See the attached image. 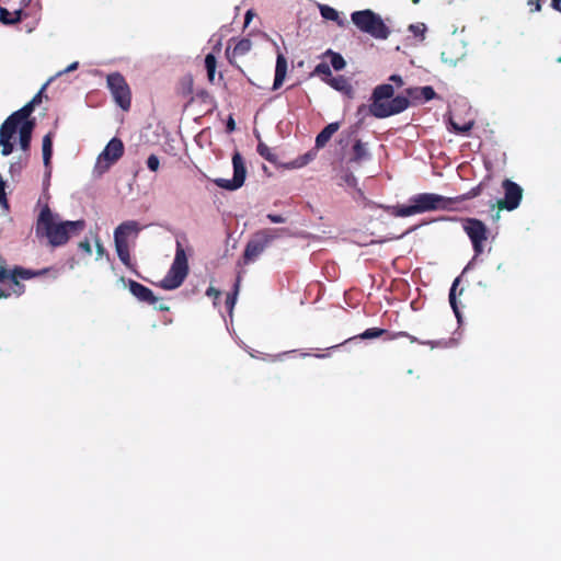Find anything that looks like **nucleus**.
I'll return each mask as SVG.
<instances>
[{
  "label": "nucleus",
  "instance_id": "23",
  "mask_svg": "<svg viewBox=\"0 0 561 561\" xmlns=\"http://www.w3.org/2000/svg\"><path fill=\"white\" fill-rule=\"evenodd\" d=\"M42 151L44 164L48 167L53 156V133H48L43 137Z\"/></svg>",
  "mask_w": 561,
  "mask_h": 561
},
{
  "label": "nucleus",
  "instance_id": "52",
  "mask_svg": "<svg viewBox=\"0 0 561 561\" xmlns=\"http://www.w3.org/2000/svg\"><path fill=\"white\" fill-rule=\"evenodd\" d=\"M551 7L561 12V0H551Z\"/></svg>",
  "mask_w": 561,
  "mask_h": 561
},
{
  "label": "nucleus",
  "instance_id": "7",
  "mask_svg": "<svg viewBox=\"0 0 561 561\" xmlns=\"http://www.w3.org/2000/svg\"><path fill=\"white\" fill-rule=\"evenodd\" d=\"M106 87L117 106L127 112L131 106V90L121 72H111L106 77Z\"/></svg>",
  "mask_w": 561,
  "mask_h": 561
},
{
  "label": "nucleus",
  "instance_id": "32",
  "mask_svg": "<svg viewBox=\"0 0 561 561\" xmlns=\"http://www.w3.org/2000/svg\"><path fill=\"white\" fill-rule=\"evenodd\" d=\"M7 280H9V290L12 293V295L21 296L24 293L25 286L20 283L19 278L14 276H8Z\"/></svg>",
  "mask_w": 561,
  "mask_h": 561
},
{
  "label": "nucleus",
  "instance_id": "11",
  "mask_svg": "<svg viewBox=\"0 0 561 561\" xmlns=\"http://www.w3.org/2000/svg\"><path fill=\"white\" fill-rule=\"evenodd\" d=\"M232 165H233V178L231 180L226 179H215L214 183L220 187L228 191H234L240 188L245 181V165L243 159L239 152H234L232 156Z\"/></svg>",
  "mask_w": 561,
  "mask_h": 561
},
{
  "label": "nucleus",
  "instance_id": "59",
  "mask_svg": "<svg viewBox=\"0 0 561 561\" xmlns=\"http://www.w3.org/2000/svg\"><path fill=\"white\" fill-rule=\"evenodd\" d=\"M250 19H251V11H248L247 15H245V23H249Z\"/></svg>",
  "mask_w": 561,
  "mask_h": 561
},
{
  "label": "nucleus",
  "instance_id": "50",
  "mask_svg": "<svg viewBox=\"0 0 561 561\" xmlns=\"http://www.w3.org/2000/svg\"><path fill=\"white\" fill-rule=\"evenodd\" d=\"M0 206L4 210H7V211L9 210V203H8V199H7L5 191H3L2 196H0Z\"/></svg>",
  "mask_w": 561,
  "mask_h": 561
},
{
  "label": "nucleus",
  "instance_id": "44",
  "mask_svg": "<svg viewBox=\"0 0 561 561\" xmlns=\"http://www.w3.org/2000/svg\"><path fill=\"white\" fill-rule=\"evenodd\" d=\"M46 88V84L34 95V98L28 102L30 104H33V107L42 102V93L44 89Z\"/></svg>",
  "mask_w": 561,
  "mask_h": 561
},
{
  "label": "nucleus",
  "instance_id": "19",
  "mask_svg": "<svg viewBox=\"0 0 561 561\" xmlns=\"http://www.w3.org/2000/svg\"><path fill=\"white\" fill-rule=\"evenodd\" d=\"M20 126L21 123L10 115L0 127V138L12 139Z\"/></svg>",
  "mask_w": 561,
  "mask_h": 561
},
{
  "label": "nucleus",
  "instance_id": "27",
  "mask_svg": "<svg viewBox=\"0 0 561 561\" xmlns=\"http://www.w3.org/2000/svg\"><path fill=\"white\" fill-rule=\"evenodd\" d=\"M205 68L207 70V77L209 82H214L215 73L217 69V58L214 54H207L205 57Z\"/></svg>",
  "mask_w": 561,
  "mask_h": 561
},
{
  "label": "nucleus",
  "instance_id": "36",
  "mask_svg": "<svg viewBox=\"0 0 561 561\" xmlns=\"http://www.w3.org/2000/svg\"><path fill=\"white\" fill-rule=\"evenodd\" d=\"M397 337H408V339H410V341L412 343L417 342V343H421V344L431 345V347H435V346H440L442 345L440 342H431V341L421 342L416 337L410 335L407 332H398V333L393 334L390 339H397Z\"/></svg>",
  "mask_w": 561,
  "mask_h": 561
},
{
  "label": "nucleus",
  "instance_id": "30",
  "mask_svg": "<svg viewBox=\"0 0 561 561\" xmlns=\"http://www.w3.org/2000/svg\"><path fill=\"white\" fill-rule=\"evenodd\" d=\"M482 190H483V183H480L477 186L472 187L467 193H465L462 195H459L457 197H450V198L451 199H456V204H457V203H460V202H463V201H467V199H471V198H474V197L479 196L482 193Z\"/></svg>",
  "mask_w": 561,
  "mask_h": 561
},
{
  "label": "nucleus",
  "instance_id": "49",
  "mask_svg": "<svg viewBox=\"0 0 561 561\" xmlns=\"http://www.w3.org/2000/svg\"><path fill=\"white\" fill-rule=\"evenodd\" d=\"M227 133H232L236 129V122L232 118V116H229L227 124H226Z\"/></svg>",
  "mask_w": 561,
  "mask_h": 561
},
{
  "label": "nucleus",
  "instance_id": "5",
  "mask_svg": "<svg viewBox=\"0 0 561 561\" xmlns=\"http://www.w3.org/2000/svg\"><path fill=\"white\" fill-rule=\"evenodd\" d=\"M351 19L359 31L374 38L387 39L390 35V30L380 15L369 9L353 12Z\"/></svg>",
  "mask_w": 561,
  "mask_h": 561
},
{
  "label": "nucleus",
  "instance_id": "35",
  "mask_svg": "<svg viewBox=\"0 0 561 561\" xmlns=\"http://www.w3.org/2000/svg\"><path fill=\"white\" fill-rule=\"evenodd\" d=\"M313 73L322 77V80L327 82L332 77L330 66L327 62H320L316 66Z\"/></svg>",
  "mask_w": 561,
  "mask_h": 561
},
{
  "label": "nucleus",
  "instance_id": "60",
  "mask_svg": "<svg viewBox=\"0 0 561 561\" xmlns=\"http://www.w3.org/2000/svg\"><path fill=\"white\" fill-rule=\"evenodd\" d=\"M263 170H264V172H265V173H267L268 175H271V174H272V172H268L267 167H265V165H264V167H263Z\"/></svg>",
  "mask_w": 561,
  "mask_h": 561
},
{
  "label": "nucleus",
  "instance_id": "38",
  "mask_svg": "<svg viewBox=\"0 0 561 561\" xmlns=\"http://www.w3.org/2000/svg\"><path fill=\"white\" fill-rule=\"evenodd\" d=\"M274 89H278L280 87V51L277 50L276 61H275V75H274Z\"/></svg>",
  "mask_w": 561,
  "mask_h": 561
},
{
  "label": "nucleus",
  "instance_id": "46",
  "mask_svg": "<svg viewBox=\"0 0 561 561\" xmlns=\"http://www.w3.org/2000/svg\"><path fill=\"white\" fill-rule=\"evenodd\" d=\"M343 180L348 186H355L357 184V180L352 173L345 174Z\"/></svg>",
  "mask_w": 561,
  "mask_h": 561
},
{
  "label": "nucleus",
  "instance_id": "62",
  "mask_svg": "<svg viewBox=\"0 0 561 561\" xmlns=\"http://www.w3.org/2000/svg\"><path fill=\"white\" fill-rule=\"evenodd\" d=\"M558 62H561V56L558 58Z\"/></svg>",
  "mask_w": 561,
  "mask_h": 561
},
{
  "label": "nucleus",
  "instance_id": "45",
  "mask_svg": "<svg viewBox=\"0 0 561 561\" xmlns=\"http://www.w3.org/2000/svg\"><path fill=\"white\" fill-rule=\"evenodd\" d=\"M79 248L84 251L87 254H91L92 253V248H91V243L88 239L83 240V241H80L79 242Z\"/></svg>",
  "mask_w": 561,
  "mask_h": 561
},
{
  "label": "nucleus",
  "instance_id": "12",
  "mask_svg": "<svg viewBox=\"0 0 561 561\" xmlns=\"http://www.w3.org/2000/svg\"><path fill=\"white\" fill-rule=\"evenodd\" d=\"M504 198L497 202L499 209L514 210L523 198V188L515 182L506 179L502 183Z\"/></svg>",
  "mask_w": 561,
  "mask_h": 561
},
{
  "label": "nucleus",
  "instance_id": "8",
  "mask_svg": "<svg viewBox=\"0 0 561 561\" xmlns=\"http://www.w3.org/2000/svg\"><path fill=\"white\" fill-rule=\"evenodd\" d=\"M410 202L414 205L417 214L438 209L449 210L456 204V199L434 193L416 194L410 198Z\"/></svg>",
  "mask_w": 561,
  "mask_h": 561
},
{
  "label": "nucleus",
  "instance_id": "47",
  "mask_svg": "<svg viewBox=\"0 0 561 561\" xmlns=\"http://www.w3.org/2000/svg\"><path fill=\"white\" fill-rule=\"evenodd\" d=\"M528 5L531 7L533 12H538L541 10V0H528Z\"/></svg>",
  "mask_w": 561,
  "mask_h": 561
},
{
  "label": "nucleus",
  "instance_id": "25",
  "mask_svg": "<svg viewBox=\"0 0 561 561\" xmlns=\"http://www.w3.org/2000/svg\"><path fill=\"white\" fill-rule=\"evenodd\" d=\"M240 282H241V274L239 273L237 276L236 283L233 285V290L231 293H229L226 297L225 304L230 313L232 312V309L237 301V296L239 294V288H240Z\"/></svg>",
  "mask_w": 561,
  "mask_h": 561
},
{
  "label": "nucleus",
  "instance_id": "53",
  "mask_svg": "<svg viewBox=\"0 0 561 561\" xmlns=\"http://www.w3.org/2000/svg\"><path fill=\"white\" fill-rule=\"evenodd\" d=\"M10 296H12V293L9 290V288L8 289L0 288V299L8 298Z\"/></svg>",
  "mask_w": 561,
  "mask_h": 561
},
{
  "label": "nucleus",
  "instance_id": "20",
  "mask_svg": "<svg viewBox=\"0 0 561 561\" xmlns=\"http://www.w3.org/2000/svg\"><path fill=\"white\" fill-rule=\"evenodd\" d=\"M369 158V152L366 145L360 140H356L352 147L350 162L360 163Z\"/></svg>",
  "mask_w": 561,
  "mask_h": 561
},
{
  "label": "nucleus",
  "instance_id": "18",
  "mask_svg": "<svg viewBox=\"0 0 561 561\" xmlns=\"http://www.w3.org/2000/svg\"><path fill=\"white\" fill-rule=\"evenodd\" d=\"M27 14H21L19 11L9 9L0 3V22L4 25H13L20 22Z\"/></svg>",
  "mask_w": 561,
  "mask_h": 561
},
{
  "label": "nucleus",
  "instance_id": "17",
  "mask_svg": "<svg viewBox=\"0 0 561 561\" xmlns=\"http://www.w3.org/2000/svg\"><path fill=\"white\" fill-rule=\"evenodd\" d=\"M340 123L334 122L327 125L316 137V147L323 148L331 139V137L339 130Z\"/></svg>",
  "mask_w": 561,
  "mask_h": 561
},
{
  "label": "nucleus",
  "instance_id": "6",
  "mask_svg": "<svg viewBox=\"0 0 561 561\" xmlns=\"http://www.w3.org/2000/svg\"><path fill=\"white\" fill-rule=\"evenodd\" d=\"M279 237L278 229H261L255 232L248 242L244 253L243 263L253 262L261 253L270 248Z\"/></svg>",
  "mask_w": 561,
  "mask_h": 561
},
{
  "label": "nucleus",
  "instance_id": "13",
  "mask_svg": "<svg viewBox=\"0 0 561 561\" xmlns=\"http://www.w3.org/2000/svg\"><path fill=\"white\" fill-rule=\"evenodd\" d=\"M44 271L34 272L32 270H26L21 266H15L13 270H8L5 267V261L0 259V283H4L8 276H15L22 279H31L35 276L42 275Z\"/></svg>",
  "mask_w": 561,
  "mask_h": 561
},
{
  "label": "nucleus",
  "instance_id": "2",
  "mask_svg": "<svg viewBox=\"0 0 561 561\" xmlns=\"http://www.w3.org/2000/svg\"><path fill=\"white\" fill-rule=\"evenodd\" d=\"M394 89L391 84L377 85L371 95L369 111L377 118H386L405 111L411 101L404 95L393 98Z\"/></svg>",
  "mask_w": 561,
  "mask_h": 561
},
{
  "label": "nucleus",
  "instance_id": "58",
  "mask_svg": "<svg viewBox=\"0 0 561 561\" xmlns=\"http://www.w3.org/2000/svg\"><path fill=\"white\" fill-rule=\"evenodd\" d=\"M98 252L99 254H102L104 252V248L100 243H98Z\"/></svg>",
  "mask_w": 561,
  "mask_h": 561
},
{
  "label": "nucleus",
  "instance_id": "33",
  "mask_svg": "<svg viewBox=\"0 0 561 561\" xmlns=\"http://www.w3.org/2000/svg\"><path fill=\"white\" fill-rule=\"evenodd\" d=\"M387 330L380 329V328H369L365 330L362 334L358 335V337L363 340H370V339H377L382 336L383 334H387Z\"/></svg>",
  "mask_w": 561,
  "mask_h": 561
},
{
  "label": "nucleus",
  "instance_id": "34",
  "mask_svg": "<svg viewBox=\"0 0 561 561\" xmlns=\"http://www.w3.org/2000/svg\"><path fill=\"white\" fill-rule=\"evenodd\" d=\"M393 214L398 217H409L417 214L414 205L411 203L410 205H401L394 208Z\"/></svg>",
  "mask_w": 561,
  "mask_h": 561
},
{
  "label": "nucleus",
  "instance_id": "39",
  "mask_svg": "<svg viewBox=\"0 0 561 561\" xmlns=\"http://www.w3.org/2000/svg\"><path fill=\"white\" fill-rule=\"evenodd\" d=\"M419 92L421 94V100L423 101H431L436 98L435 90L430 85L419 88Z\"/></svg>",
  "mask_w": 561,
  "mask_h": 561
},
{
  "label": "nucleus",
  "instance_id": "22",
  "mask_svg": "<svg viewBox=\"0 0 561 561\" xmlns=\"http://www.w3.org/2000/svg\"><path fill=\"white\" fill-rule=\"evenodd\" d=\"M259 154L264 158L265 160H267L268 162H271L276 169H278L279 167V163H278V157L277 154L273 151L272 148H270L266 144H264L263 141L259 140V144H257V148H256Z\"/></svg>",
  "mask_w": 561,
  "mask_h": 561
},
{
  "label": "nucleus",
  "instance_id": "61",
  "mask_svg": "<svg viewBox=\"0 0 561 561\" xmlns=\"http://www.w3.org/2000/svg\"><path fill=\"white\" fill-rule=\"evenodd\" d=\"M412 2L416 4L420 2V0H412Z\"/></svg>",
  "mask_w": 561,
  "mask_h": 561
},
{
  "label": "nucleus",
  "instance_id": "54",
  "mask_svg": "<svg viewBox=\"0 0 561 561\" xmlns=\"http://www.w3.org/2000/svg\"><path fill=\"white\" fill-rule=\"evenodd\" d=\"M266 217H267L272 222H276V224L280 222V215H271V214H270V215H267Z\"/></svg>",
  "mask_w": 561,
  "mask_h": 561
},
{
  "label": "nucleus",
  "instance_id": "9",
  "mask_svg": "<svg viewBox=\"0 0 561 561\" xmlns=\"http://www.w3.org/2000/svg\"><path fill=\"white\" fill-rule=\"evenodd\" d=\"M462 228L472 243L474 256L482 254L484 242L489 237V229L485 224L477 218H465Z\"/></svg>",
  "mask_w": 561,
  "mask_h": 561
},
{
  "label": "nucleus",
  "instance_id": "48",
  "mask_svg": "<svg viewBox=\"0 0 561 561\" xmlns=\"http://www.w3.org/2000/svg\"><path fill=\"white\" fill-rule=\"evenodd\" d=\"M206 295L208 297H213V298L217 299L221 295V293H220V290L216 289L215 287H208V289L206 290Z\"/></svg>",
  "mask_w": 561,
  "mask_h": 561
},
{
  "label": "nucleus",
  "instance_id": "26",
  "mask_svg": "<svg viewBox=\"0 0 561 561\" xmlns=\"http://www.w3.org/2000/svg\"><path fill=\"white\" fill-rule=\"evenodd\" d=\"M33 104L26 103L22 108L13 112L11 116L22 125L24 122L30 121L28 116L33 113Z\"/></svg>",
  "mask_w": 561,
  "mask_h": 561
},
{
  "label": "nucleus",
  "instance_id": "57",
  "mask_svg": "<svg viewBox=\"0 0 561 561\" xmlns=\"http://www.w3.org/2000/svg\"><path fill=\"white\" fill-rule=\"evenodd\" d=\"M286 68H287L286 60L283 58V72H282L283 80L285 79Z\"/></svg>",
  "mask_w": 561,
  "mask_h": 561
},
{
  "label": "nucleus",
  "instance_id": "3",
  "mask_svg": "<svg viewBox=\"0 0 561 561\" xmlns=\"http://www.w3.org/2000/svg\"><path fill=\"white\" fill-rule=\"evenodd\" d=\"M139 231V224L135 220L124 221L114 230V244L117 256L127 268L133 267L129 252V239H136Z\"/></svg>",
  "mask_w": 561,
  "mask_h": 561
},
{
  "label": "nucleus",
  "instance_id": "21",
  "mask_svg": "<svg viewBox=\"0 0 561 561\" xmlns=\"http://www.w3.org/2000/svg\"><path fill=\"white\" fill-rule=\"evenodd\" d=\"M327 83H329L336 91L343 92L345 94H351L353 90L347 78L341 75L336 77H331L330 79L327 80Z\"/></svg>",
  "mask_w": 561,
  "mask_h": 561
},
{
  "label": "nucleus",
  "instance_id": "16",
  "mask_svg": "<svg viewBox=\"0 0 561 561\" xmlns=\"http://www.w3.org/2000/svg\"><path fill=\"white\" fill-rule=\"evenodd\" d=\"M34 127V121H26L19 128L20 147L24 151L30 149Z\"/></svg>",
  "mask_w": 561,
  "mask_h": 561
},
{
  "label": "nucleus",
  "instance_id": "41",
  "mask_svg": "<svg viewBox=\"0 0 561 561\" xmlns=\"http://www.w3.org/2000/svg\"><path fill=\"white\" fill-rule=\"evenodd\" d=\"M160 167V160L156 154H150L147 159V168L152 171L157 172Z\"/></svg>",
  "mask_w": 561,
  "mask_h": 561
},
{
  "label": "nucleus",
  "instance_id": "51",
  "mask_svg": "<svg viewBox=\"0 0 561 561\" xmlns=\"http://www.w3.org/2000/svg\"><path fill=\"white\" fill-rule=\"evenodd\" d=\"M389 80L394 82L397 84V87H399V88L403 85V80H402L401 76H399V75L390 76Z\"/></svg>",
  "mask_w": 561,
  "mask_h": 561
},
{
  "label": "nucleus",
  "instance_id": "10",
  "mask_svg": "<svg viewBox=\"0 0 561 561\" xmlns=\"http://www.w3.org/2000/svg\"><path fill=\"white\" fill-rule=\"evenodd\" d=\"M124 150L123 141L117 137L112 138L105 146L104 150L99 154L95 169L101 173L107 171L123 157Z\"/></svg>",
  "mask_w": 561,
  "mask_h": 561
},
{
  "label": "nucleus",
  "instance_id": "42",
  "mask_svg": "<svg viewBox=\"0 0 561 561\" xmlns=\"http://www.w3.org/2000/svg\"><path fill=\"white\" fill-rule=\"evenodd\" d=\"M451 126H453V128H454V130L456 133L466 134L469 130H471V128L473 127V123L472 122H468V123H465L462 125H458V124L451 122Z\"/></svg>",
  "mask_w": 561,
  "mask_h": 561
},
{
  "label": "nucleus",
  "instance_id": "56",
  "mask_svg": "<svg viewBox=\"0 0 561 561\" xmlns=\"http://www.w3.org/2000/svg\"><path fill=\"white\" fill-rule=\"evenodd\" d=\"M158 310L160 311H169L170 310V307L164 305V304H161L157 307Z\"/></svg>",
  "mask_w": 561,
  "mask_h": 561
},
{
  "label": "nucleus",
  "instance_id": "43",
  "mask_svg": "<svg viewBox=\"0 0 561 561\" xmlns=\"http://www.w3.org/2000/svg\"><path fill=\"white\" fill-rule=\"evenodd\" d=\"M405 93H407V98L412 101H422L421 100V94L419 92V88H409L405 90Z\"/></svg>",
  "mask_w": 561,
  "mask_h": 561
},
{
  "label": "nucleus",
  "instance_id": "1",
  "mask_svg": "<svg viewBox=\"0 0 561 561\" xmlns=\"http://www.w3.org/2000/svg\"><path fill=\"white\" fill-rule=\"evenodd\" d=\"M57 215L53 214L48 205H45L37 218L35 232L38 238H46L50 247L65 245L71 236L80 234L85 228V221L66 220L57 221Z\"/></svg>",
  "mask_w": 561,
  "mask_h": 561
},
{
  "label": "nucleus",
  "instance_id": "55",
  "mask_svg": "<svg viewBox=\"0 0 561 561\" xmlns=\"http://www.w3.org/2000/svg\"><path fill=\"white\" fill-rule=\"evenodd\" d=\"M77 67H78V62H77V61H76V62H72L70 66H68V67L64 70V72L72 71V70L77 69Z\"/></svg>",
  "mask_w": 561,
  "mask_h": 561
},
{
  "label": "nucleus",
  "instance_id": "24",
  "mask_svg": "<svg viewBox=\"0 0 561 561\" xmlns=\"http://www.w3.org/2000/svg\"><path fill=\"white\" fill-rule=\"evenodd\" d=\"M459 277H457L453 285H451V288L449 290V304L455 312V316L457 317L458 321L460 322L461 321V313H460V310H459V307H458V301H457V286L459 285Z\"/></svg>",
  "mask_w": 561,
  "mask_h": 561
},
{
  "label": "nucleus",
  "instance_id": "29",
  "mask_svg": "<svg viewBox=\"0 0 561 561\" xmlns=\"http://www.w3.org/2000/svg\"><path fill=\"white\" fill-rule=\"evenodd\" d=\"M325 56H330V58H331V66L336 71L342 70L345 67V65H346L343 56L341 54H339V53H335V51L331 50V49H328L325 51Z\"/></svg>",
  "mask_w": 561,
  "mask_h": 561
},
{
  "label": "nucleus",
  "instance_id": "40",
  "mask_svg": "<svg viewBox=\"0 0 561 561\" xmlns=\"http://www.w3.org/2000/svg\"><path fill=\"white\" fill-rule=\"evenodd\" d=\"M0 147H1V153L3 156H9L13 152V144H12L11 139L0 138Z\"/></svg>",
  "mask_w": 561,
  "mask_h": 561
},
{
  "label": "nucleus",
  "instance_id": "14",
  "mask_svg": "<svg viewBox=\"0 0 561 561\" xmlns=\"http://www.w3.org/2000/svg\"><path fill=\"white\" fill-rule=\"evenodd\" d=\"M127 286L131 295L135 296L139 301L146 302L148 305H154L158 301V298L154 296L153 291L145 285L136 280L128 279Z\"/></svg>",
  "mask_w": 561,
  "mask_h": 561
},
{
  "label": "nucleus",
  "instance_id": "4",
  "mask_svg": "<svg viewBox=\"0 0 561 561\" xmlns=\"http://www.w3.org/2000/svg\"><path fill=\"white\" fill-rule=\"evenodd\" d=\"M188 262L181 242H176L175 256L167 275L157 284L165 290L179 288L188 274Z\"/></svg>",
  "mask_w": 561,
  "mask_h": 561
},
{
  "label": "nucleus",
  "instance_id": "28",
  "mask_svg": "<svg viewBox=\"0 0 561 561\" xmlns=\"http://www.w3.org/2000/svg\"><path fill=\"white\" fill-rule=\"evenodd\" d=\"M32 0H0V3L9 9L19 11L21 14H26L24 9L31 3Z\"/></svg>",
  "mask_w": 561,
  "mask_h": 561
},
{
  "label": "nucleus",
  "instance_id": "37",
  "mask_svg": "<svg viewBox=\"0 0 561 561\" xmlns=\"http://www.w3.org/2000/svg\"><path fill=\"white\" fill-rule=\"evenodd\" d=\"M426 30L427 28L424 23H415L409 25V31L412 32L414 36L420 37L421 39H424Z\"/></svg>",
  "mask_w": 561,
  "mask_h": 561
},
{
  "label": "nucleus",
  "instance_id": "31",
  "mask_svg": "<svg viewBox=\"0 0 561 561\" xmlns=\"http://www.w3.org/2000/svg\"><path fill=\"white\" fill-rule=\"evenodd\" d=\"M320 13L323 19L337 22L340 25L342 24L339 21V18H340L339 12L334 8L325 5V4L320 5Z\"/></svg>",
  "mask_w": 561,
  "mask_h": 561
},
{
  "label": "nucleus",
  "instance_id": "15",
  "mask_svg": "<svg viewBox=\"0 0 561 561\" xmlns=\"http://www.w3.org/2000/svg\"><path fill=\"white\" fill-rule=\"evenodd\" d=\"M251 48L252 42L249 38H241L234 44L233 48H231L230 44L228 45L226 48V57L231 65L236 66V60L245 56Z\"/></svg>",
  "mask_w": 561,
  "mask_h": 561
}]
</instances>
